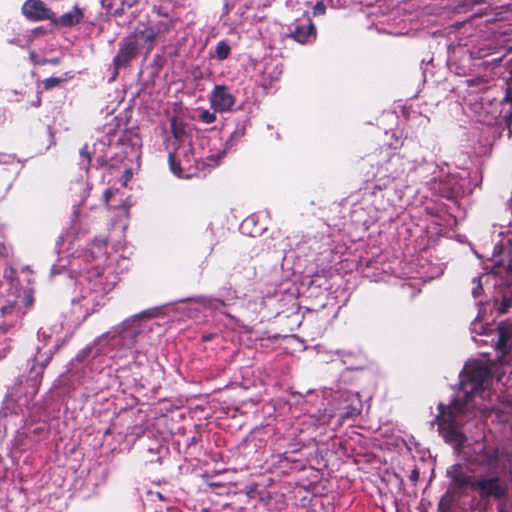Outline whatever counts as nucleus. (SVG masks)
<instances>
[{"mask_svg": "<svg viewBox=\"0 0 512 512\" xmlns=\"http://www.w3.org/2000/svg\"><path fill=\"white\" fill-rule=\"evenodd\" d=\"M498 512H504L503 508H498Z\"/></svg>", "mask_w": 512, "mask_h": 512, "instance_id": "obj_37", "label": "nucleus"}, {"mask_svg": "<svg viewBox=\"0 0 512 512\" xmlns=\"http://www.w3.org/2000/svg\"><path fill=\"white\" fill-rule=\"evenodd\" d=\"M473 489L481 500L500 501L508 496V486L498 476L480 478L474 481Z\"/></svg>", "mask_w": 512, "mask_h": 512, "instance_id": "obj_5", "label": "nucleus"}, {"mask_svg": "<svg viewBox=\"0 0 512 512\" xmlns=\"http://www.w3.org/2000/svg\"><path fill=\"white\" fill-rule=\"evenodd\" d=\"M199 119L203 123L212 124V123H214L216 121L215 111L214 112H210L209 110H203L200 113V115H199Z\"/></svg>", "mask_w": 512, "mask_h": 512, "instance_id": "obj_22", "label": "nucleus"}, {"mask_svg": "<svg viewBox=\"0 0 512 512\" xmlns=\"http://www.w3.org/2000/svg\"><path fill=\"white\" fill-rule=\"evenodd\" d=\"M471 400L472 398L466 397V391H464L462 398H454L448 406L442 403L438 405V425L439 429L444 432L445 438L459 441L463 437L458 431V427L463 421L462 417L469 410Z\"/></svg>", "mask_w": 512, "mask_h": 512, "instance_id": "obj_1", "label": "nucleus"}, {"mask_svg": "<svg viewBox=\"0 0 512 512\" xmlns=\"http://www.w3.org/2000/svg\"><path fill=\"white\" fill-rule=\"evenodd\" d=\"M152 316V313L150 311H143L137 315H135V318L137 319H140V318H149Z\"/></svg>", "mask_w": 512, "mask_h": 512, "instance_id": "obj_28", "label": "nucleus"}, {"mask_svg": "<svg viewBox=\"0 0 512 512\" xmlns=\"http://www.w3.org/2000/svg\"><path fill=\"white\" fill-rule=\"evenodd\" d=\"M466 4L478 5L487 3L489 0H463Z\"/></svg>", "mask_w": 512, "mask_h": 512, "instance_id": "obj_27", "label": "nucleus"}, {"mask_svg": "<svg viewBox=\"0 0 512 512\" xmlns=\"http://www.w3.org/2000/svg\"><path fill=\"white\" fill-rule=\"evenodd\" d=\"M234 271L235 274L247 281L253 280L257 275L256 267L251 265L250 260L246 259L237 263V265L234 267Z\"/></svg>", "mask_w": 512, "mask_h": 512, "instance_id": "obj_16", "label": "nucleus"}, {"mask_svg": "<svg viewBox=\"0 0 512 512\" xmlns=\"http://www.w3.org/2000/svg\"><path fill=\"white\" fill-rule=\"evenodd\" d=\"M313 16L324 15L326 13V5L324 1H318L313 7Z\"/></svg>", "mask_w": 512, "mask_h": 512, "instance_id": "obj_23", "label": "nucleus"}, {"mask_svg": "<svg viewBox=\"0 0 512 512\" xmlns=\"http://www.w3.org/2000/svg\"><path fill=\"white\" fill-rule=\"evenodd\" d=\"M170 127H171V133L175 139L173 142V148L176 146H182V142L184 141L186 135H187V123H185L182 119L173 116L170 119Z\"/></svg>", "mask_w": 512, "mask_h": 512, "instance_id": "obj_15", "label": "nucleus"}, {"mask_svg": "<svg viewBox=\"0 0 512 512\" xmlns=\"http://www.w3.org/2000/svg\"><path fill=\"white\" fill-rule=\"evenodd\" d=\"M24 16L32 21L55 19V13L42 0H26L22 6Z\"/></svg>", "mask_w": 512, "mask_h": 512, "instance_id": "obj_10", "label": "nucleus"}, {"mask_svg": "<svg viewBox=\"0 0 512 512\" xmlns=\"http://www.w3.org/2000/svg\"><path fill=\"white\" fill-rule=\"evenodd\" d=\"M40 104H41V98H40V96L38 95V96H37V101H36V106H40Z\"/></svg>", "mask_w": 512, "mask_h": 512, "instance_id": "obj_32", "label": "nucleus"}, {"mask_svg": "<svg viewBox=\"0 0 512 512\" xmlns=\"http://www.w3.org/2000/svg\"><path fill=\"white\" fill-rule=\"evenodd\" d=\"M113 194L114 193H113V191L110 188L105 190V192L103 194L105 203H109V201L112 198Z\"/></svg>", "mask_w": 512, "mask_h": 512, "instance_id": "obj_26", "label": "nucleus"}, {"mask_svg": "<svg viewBox=\"0 0 512 512\" xmlns=\"http://www.w3.org/2000/svg\"><path fill=\"white\" fill-rule=\"evenodd\" d=\"M66 79L61 77H49L42 81L45 90H51L54 87L60 86Z\"/></svg>", "mask_w": 512, "mask_h": 512, "instance_id": "obj_20", "label": "nucleus"}, {"mask_svg": "<svg viewBox=\"0 0 512 512\" xmlns=\"http://www.w3.org/2000/svg\"><path fill=\"white\" fill-rule=\"evenodd\" d=\"M287 37L302 45L310 44L317 39V29L311 18L307 17L304 21L292 23Z\"/></svg>", "mask_w": 512, "mask_h": 512, "instance_id": "obj_8", "label": "nucleus"}, {"mask_svg": "<svg viewBox=\"0 0 512 512\" xmlns=\"http://www.w3.org/2000/svg\"><path fill=\"white\" fill-rule=\"evenodd\" d=\"M509 477H510V480L512 482V466L509 468Z\"/></svg>", "mask_w": 512, "mask_h": 512, "instance_id": "obj_33", "label": "nucleus"}, {"mask_svg": "<svg viewBox=\"0 0 512 512\" xmlns=\"http://www.w3.org/2000/svg\"><path fill=\"white\" fill-rule=\"evenodd\" d=\"M502 104L509 105V109L507 111H505V108L503 107L501 112L503 113V118L505 120L507 128L511 129L512 128V87H509L507 89V93L502 101Z\"/></svg>", "mask_w": 512, "mask_h": 512, "instance_id": "obj_17", "label": "nucleus"}, {"mask_svg": "<svg viewBox=\"0 0 512 512\" xmlns=\"http://www.w3.org/2000/svg\"><path fill=\"white\" fill-rule=\"evenodd\" d=\"M176 0H160L158 4L152 5V12L158 17H164L168 21H162L163 23H171L172 29H174L178 18L173 15Z\"/></svg>", "mask_w": 512, "mask_h": 512, "instance_id": "obj_13", "label": "nucleus"}, {"mask_svg": "<svg viewBox=\"0 0 512 512\" xmlns=\"http://www.w3.org/2000/svg\"><path fill=\"white\" fill-rule=\"evenodd\" d=\"M448 477L451 478L452 484L455 491H463L467 487H471L473 489V480L472 476L466 474L460 465H453L447 471Z\"/></svg>", "mask_w": 512, "mask_h": 512, "instance_id": "obj_11", "label": "nucleus"}, {"mask_svg": "<svg viewBox=\"0 0 512 512\" xmlns=\"http://www.w3.org/2000/svg\"><path fill=\"white\" fill-rule=\"evenodd\" d=\"M29 58L30 60L35 64V65H46V64H50V65H59L61 60L60 58H51V59H47V58H40L36 52L34 51H31L30 54H29Z\"/></svg>", "mask_w": 512, "mask_h": 512, "instance_id": "obj_19", "label": "nucleus"}, {"mask_svg": "<svg viewBox=\"0 0 512 512\" xmlns=\"http://www.w3.org/2000/svg\"><path fill=\"white\" fill-rule=\"evenodd\" d=\"M490 371L484 366L472 367L462 381V388L466 391V397L473 398L476 394L482 393L488 383Z\"/></svg>", "mask_w": 512, "mask_h": 512, "instance_id": "obj_6", "label": "nucleus"}, {"mask_svg": "<svg viewBox=\"0 0 512 512\" xmlns=\"http://www.w3.org/2000/svg\"><path fill=\"white\" fill-rule=\"evenodd\" d=\"M211 108L215 112H228L234 106L236 99L225 85H216L209 96Z\"/></svg>", "mask_w": 512, "mask_h": 512, "instance_id": "obj_9", "label": "nucleus"}, {"mask_svg": "<svg viewBox=\"0 0 512 512\" xmlns=\"http://www.w3.org/2000/svg\"><path fill=\"white\" fill-rule=\"evenodd\" d=\"M211 339H212L211 334L202 336V341H204V342L210 341Z\"/></svg>", "mask_w": 512, "mask_h": 512, "instance_id": "obj_30", "label": "nucleus"}, {"mask_svg": "<svg viewBox=\"0 0 512 512\" xmlns=\"http://www.w3.org/2000/svg\"><path fill=\"white\" fill-rule=\"evenodd\" d=\"M452 500H453L452 494L449 491H447L442 496V498H441V500L439 502L438 510L440 512H447L450 509Z\"/></svg>", "mask_w": 512, "mask_h": 512, "instance_id": "obj_21", "label": "nucleus"}, {"mask_svg": "<svg viewBox=\"0 0 512 512\" xmlns=\"http://www.w3.org/2000/svg\"><path fill=\"white\" fill-rule=\"evenodd\" d=\"M148 495L150 496V499L152 501H155L156 499H159L161 501H165L166 500V497L162 493H160L158 491H155V492L154 491H149Z\"/></svg>", "mask_w": 512, "mask_h": 512, "instance_id": "obj_25", "label": "nucleus"}, {"mask_svg": "<svg viewBox=\"0 0 512 512\" xmlns=\"http://www.w3.org/2000/svg\"><path fill=\"white\" fill-rule=\"evenodd\" d=\"M497 341L495 343L496 351L502 356H507L512 351V332L504 326L499 325L497 327Z\"/></svg>", "mask_w": 512, "mask_h": 512, "instance_id": "obj_12", "label": "nucleus"}, {"mask_svg": "<svg viewBox=\"0 0 512 512\" xmlns=\"http://www.w3.org/2000/svg\"><path fill=\"white\" fill-rule=\"evenodd\" d=\"M199 512H209L207 509H201Z\"/></svg>", "mask_w": 512, "mask_h": 512, "instance_id": "obj_35", "label": "nucleus"}, {"mask_svg": "<svg viewBox=\"0 0 512 512\" xmlns=\"http://www.w3.org/2000/svg\"><path fill=\"white\" fill-rule=\"evenodd\" d=\"M445 197L449 198L450 197V193L445 194Z\"/></svg>", "mask_w": 512, "mask_h": 512, "instance_id": "obj_38", "label": "nucleus"}, {"mask_svg": "<svg viewBox=\"0 0 512 512\" xmlns=\"http://www.w3.org/2000/svg\"><path fill=\"white\" fill-rule=\"evenodd\" d=\"M168 163L171 172L177 177L191 178L197 175L198 162L193 153V147L189 146H176L173 151L169 152ZM204 166L203 163H201Z\"/></svg>", "mask_w": 512, "mask_h": 512, "instance_id": "obj_2", "label": "nucleus"}, {"mask_svg": "<svg viewBox=\"0 0 512 512\" xmlns=\"http://www.w3.org/2000/svg\"><path fill=\"white\" fill-rule=\"evenodd\" d=\"M172 30L171 23L158 22L155 25L146 24L136 27L127 36L134 40L139 51L144 50L145 58L149 57L156 46L157 39L161 34L169 33Z\"/></svg>", "mask_w": 512, "mask_h": 512, "instance_id": "obj_3", "label": "nucleus"}, {"mask_svg": "<svg viewBox=\"0 0 512 512\" xmlns=\"http://www.w3.org/2000/svg\"><path fill=\"white\" fill-rule=\"evenodd\" d=\"M80 156L83 157L86 161V167L88 168L91 164V154L89 153V151L87 150V145H85L81 150H80Z\"/></svg>", "mask_w": 512, "mask_h": 512, "instance_id": "obj_24", "label": "nucleus"}, {"mask_svg": "<svg viewBox=\"0 0 512 512\" xmlns=\"http://www.w3.org/2000/svg\"><path fill=\"white\" fill-rule=\"evenodd\" d=\"M101 4L104 8H106L107 10L110 9V4H107V0H101Z\"/></svg>", "mask_w": 512, "mask_h": 512, "instance_id": "obj_31", "label": "nucleus"}, {"mask_svg": "<svg viewBox=\"0 0 512 512\" xmlns=\"http://www.w3.org/2000/svg\"><path fill=\"white\" fill-rule=\"evenodd\" d=\"M140 53L135 41L130 40L127 35L124 36L119 42L118 51L112 60L115 75L118 74L119 70L128 68Z\"/></svg>", "mask_w": 512, "mask_h": 512, "instance_id": "obj_7", "label": "nucleus"}, {"mask_svg": "<svg viewBox=\"0 0 512 512\" xmlns=\"http://www.w3.org/2000/svg\"><path fill=\"white\" fill-rule=\"evenodd\" d=\"M509 406L512 407V398L509 400Z\"/></svg>", "mask_w": 512, "mask_h": 512, "instance_id": "obj_36", "label": "nucleus"}, {"mask_svg": "<svg viewBox=\"0 0 512 512\" xmlns=\"http://www.w3.org/2000/svg\"><path fill=\"white\" fill-rule=\"evenodd\" d=\"M139 334V332H133V336L136 337Z\"/></svg>", "mask_w": 512, "mask_h": 512, "instance_id": "obj_34", "label": "nucleus"}, {"mask_svg": "<svg viewBox=\"0 0 512 512\" xmlns=\"http://www.w3.org/2000/svg\"><path fill=\"white\" fill-rule=\"evenodd\" d=\"M418 479H419V472H418V470L414 469L411 472L410 480L413 481V482H416Z\"/></svg>", "mask_w": 512, "mask_h": 512, "instance_id": "obj_29", "label": "nucleus"}, {"mask_svg": "<svg viewBox=\"0 0 512 512\" xmlns=\"http://www.w3.org/2000/svg\"><path fill=\"white\" fill-rule=\"evenodd\" d=\"M83 17L84 14L82 9L75 5L71 11L66 12L63 15L59 17L55 15V19L52 20V23L62 27H72L78 25L82 21Z\"/></svg>", "mask_w": 512, "mask_h": 512, "instance_id": "obj_14", "label": "nucleus"}, {"mask_svg": "<svg viewBox=\"0 0 512 512\" xmlns=\"http://www.w3.org/2000/svg\"><path fill=\"white\" fill-rule=\"evenodd\" d=\"M218 302L222 305H224V302L222 300H218Z\"/></svg>", "mask_w": 512, "mask_h": 512, "instance_id": "obj_39", "label": "nucleus"}, {"mask_svg": "<svg viewBox=\"0 0 512 512\" xmlns=\"http://www.w3.org/2000/svg\"><path fill=\"white\" fill-rule=\"evenodd\" d=\"M216 57L218 60L223 61L226 60L230 53H231V47L225 40H221L217 43L215 48Z\"/></svg>", "mask_w": 512, "mask_h": 512, "instance_id": "obj_18", "label": "nucleus"}, {"mask_svg": "<svg viewBox=\"0 0 512 512\" xmlns=\"http://www.w3.org/2000/svg\"><path fill=\"white\" fill-rule=\"evenodd\" d=\"M414 168L413 162L408 160L404 155L393 153L387 160L379 165L377 173L383 178L395 181L406 177Z\"/></svg>", "mask_w": 512, "mask_h": 512, "instance_id": "obj_4", "label": "nucleus"}]
</instances>
